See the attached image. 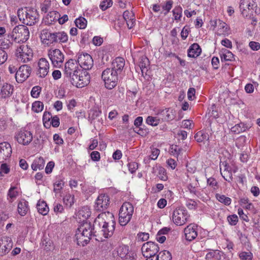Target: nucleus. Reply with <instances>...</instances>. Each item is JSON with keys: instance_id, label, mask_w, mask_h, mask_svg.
<instances>
[{"instance_id": "19", "label": "nucleus", "mask_w": 260, "mask_h": 260, "mask_svg": "<svg viewBox=\"0 0 260 260\" xmlns=\"http://www.w3.org/2000/svg\"><path fill=\"white\" fill-rule=\"evenodd\" d=\"M24 48V46H20L16 50V55L19 61L26 62L32 59V53L31 50H28V52H25L23 51Z\"/></svg>"}, {"instance_id": "59", "label": "nucleus", "mask_w": 260, "mask_h": 260, "mask_svg": "<svg viewBox=\"0 0 260 260\" xmlns=\"http://www.w3.org/2000/svg\"><path fill=\"white\" fill-rule=\"evenodd\" d=\"M92 43L94 45L99 46L103 43V39L99 36H95L92 39Z\"/></svg>"}, {"instance_id": "1", "label": "nucleus", "mask_w": 260, "mask_h": 260, "mask_svg": "<svg viewBox=\"0 0 260 260\" xmlns=\"http://www.w3.org/2000/svg\"><path fill=\"white\" fill-rule=\"evenodd\" d=\"M115 224L114 216L110 212L101 213L94 221V226L101 229L102 234L106 238L113 235L115 230Z\"/></svg>"}, {"instance_id": "31", "label": "nucleus", "mask_w": 260, "mask_h": 260, "mask_svg": "<svg viewBox=\"0 0 260 260\" xmlns=\"http://www.w3.org/2000/svg\"><path fill=\"white\" fill-rule=\"evenodd\" d=\"M37 208L39 213L45 215L49 212V207L44 201L39 200L37 204Z\"/></svg>"}, {"instance_id": "48", "label": "nucleus", "mask_w": 260, "mask_h": 260, "mask_svg": "<svg viewBox=\"0 0 260 260\" xmlns=\"http://www.w3.org/2000/svg\"><path fill=\"white\" fill-rule=\"evenodd\" d=\"M146 123L152 126H156L159 123V119L152 116H148L146 119Z\"/></svg>"}, {"instance_id": "58", "label": "nucleus", "mask_w": 260, "mask_h": 260, "mask_svg": "<svg viewBox=\"0 0 260 260\" xmlns=\"http://www.w3.org/2000/svg\"><path fill=\"white\" fill-rule=\"evenodd\" d=\"M159 152L160 151L158 149L156 148H153L151 150V155L149 156L150 158L152 160H155L157 158Z\"/></svg>"}, {"instance_id": "10", "label": "nucleus", "mask_w": 260, "mask_h": 260, "mask_svg": "<svg viewBox=\"0 0 260 260\" xmlns=\"http://www.w3.org/2000/svg\"><path fill=\"white\" fill-rule=\"evenodd\" d=\"M142 252L145 257H155L159 251L158 245L152 242H147L142 247Z\"/></svg>"}, {"instance_id": "60", "label": "nucleus", "mask_w": 260, "mask_h": 260, "mask_svg": "<svg viewBox=\"0 0 260 260\" xmlns=\"http://www.w3.org/2000/svg\"><path fill=\"white\" fill-rule=\"evenodd\" d=\"M51 123L52 125L54 127H57L60 124L59 122V118L56 115L54 116H51Z\"/></svg>"}, {"instance_id": "44", "label": "nucleus", "mask_w": 260, "mask_h": 260, "mask_svg": "<svg viewBox=\"0 0 260 260\" xmlns=\"http://www.w3.org/2000/svg\"><path fill=\"white\" fill-rule=\"evenodd\" d=\"M216 197L219 202L223 203L225 205H229L231 203V199L224 195L217 194Z\"/></svg>"}, {"instance_id": "36", "label": "nucleus", "mask_w": 260, "mask_h": 260, "mask_svg": "<svg viewBox=\"0 0 260 260\" xmlns=\"http://www.w3.org/2000/svg\"><path fill=\"white\" fill-rule=\"evenodd\" d=\"M55 37L56 38V43H66L68 40V36L64 31L55 32Z\"/></svg>"}, {"instance_id": "11", "label": "nucleus", "mask_w": 260, "mask_h": 260, "mask_svg": "<svg viewBox=\"0 0 260 260\" xmlns=\"http://www.w3.org/2000/svg\"><path fill=\"white\" fill-rule=\"evenodd\" d=\"M31 68L27 64L21 66L15 74V78L18 83L25 81L30 76Z\"/></svg>"}, {"instance_id": "21", "label": "nucleus", "mask_w": 260, "mask_h": 260, "mask_svg": "<svg viewBox=\"0 0 260 260\" xmlns=\"http://www.w3.org/2000/svg\"><path fill=\"white\" fill-rule=\"evenodd\" d=\"M91 215V210L88 206H83L78 211L76 218L79 222H87L86 220Z\"/></svg>"}, {"instance_id": "28", "label": "nucleus", "mask_w": 260, "mask_h": 260, "mask_svg": "<svg viewBox=\"0 0 260 260\" xmlns=\"http://www.w3.org/2000/svg\"><path fill=\"white\" fill-rule=\"evenodd\" d=\"M90 75L86 71L80 73V78H79V82L78 88H82L89 84L90 82Z\"/></svg>"}, {"instance_id": "25", "label": "nucleus", "mask_w": 260, "mask_h": 260, "mask_svg": "<svg viewBox=\"0 0 260 260\" xmlns=\"http://www.w3.org/2000/svg\"><path fill=\"white\" fill-rule=\"evenodd\" d=\"M0 91V96L2 99L10 97L13 93L14 87L10 84L5 83L2 84Z\"/></svg>"}, {"instance_id": "32", "label": "nucleus", "mask_w": 260, "mask_h": 260, "mask_svg": "<svg viewBox=\"0 0 260 260\" xmlns=\"http://www.w3.org/2000/svg\"><path fill=\"white\" fill-rule=\"evenodd\" d=\"M44 159L43 157H40L34 160L31 167L34 171H36L37 169L42 170L44 168Z\"/></svg>"}, {"instance_id": "45", "label": "nucleus", "mask_w": 260, "mask_h": 260, "mask_svg": "<svg viewBox=\"0 0 260 260\" xmlns=\"http://www.w3.org/2000/svg\"><path fill=\"white\" fill-rule=\"evenodd\" d=\"M239 256L241 260H252L253 257V254L250 251H241L239 253Z\"/></svg>"}, {"instance_id": "4", "label": "nucleus", "mask_w": 260, "mask_h": 260, "mask_svg": "<svg viewBox=\"0 0 260 260\" xmlns=\"http://www.w3.org/2000/svg\"><path fill=\"white\" fill-rule=\"evenodd\" d=\"M29 37L28 28L24 25L15 26L11 33L7 35V38L17 43H24Z\"/></svg>"}, {"instance_id": "35", "label": "nucleus", "mask_w": 260, "mask_h": 260, "mask_svg": "<svg viewBox=\"0 0 260 260\" xmlns=\"http://www.w3.org/2000/svg\"><path fill=\"white\" fill-rule=\"evenodd\" d=\"M194 139L198 142H202L209 139V135L203 131L198 132L194 136Z\"/></svg>"}, {"instance_id": "7", "label": "nucleus", "mask_w": 260, "mask_h": 260, "mask_svg": "<svg viewBox=\"0 0 260 260\" xmlns=\"http://www.w3.org/2000/svg\"><path fill=\"white\" fill-rule=\"evenodd\" d=\"M257 7L255 0H241L240 3V10L241 14L244 17L250 18L253 15L254 10Z\"/></svg>"}, {"instance_id": "46", "label": "nucleus", "mask_w": 260, "mask_h": 260, "mask_svg": "<svg viewBox=\"0 0 260 260\" xmlns=\"http://www.w3.org/2000/svg\"><path fill=\"white\" fill-rule=\"evenodd\" d=\"M101 113V112L99 110H91L89 113V120L91 122H92V121L95 119H96Z\"/></svg>"}, {"instance_id": "55", "label": "nucleus", "mask_w": 260, "mask_h": 260, "mask_svg": "<svg viewBox=\"0 0 260 260\" xmlns=\"http://www.w3.org/2000/svg\"><path fill=\"white\" fill-rule=\"evenodd\" d=\"M127 166L129 172L132 174L138 169V164L136 162H129Z\"/></svg>"}, {"instance_id": "34", "label": "nucleus", "mask_w": 260, "mask_h": 260, "mask_svg": "<svg viewBox=\"0 0 260 260\" xmlns=\"http://www.w3.org/2000/svg\"><path fill=\"white\" fill-rule=\"evenodd\" d=\"M221 60L232 61L234 59L233 54L229 50L226 49H222L220 53Z\"/></svg>"}, {"instance_id": "17", "label": "nucleus", "mask_w": 260, "mask_h": 260, "mask_svg": "<svg viewBox=\"0 0 260 260\" xmlns=\"http://www.w3.org/2000/svg\"><path fill=\"white\" fill-rule=\"evenodd\" d=\"M12 154L11 145L6 142L0 143V162H3L9 158Z\"/></svg>"}, {"instance_id": "50", "label": "nucleus", "mask_w": 260, "mask_h": 260, "mask_svg": "<svg viewBox=\"0 0 260 260\" xmlns=\"http://www.w3.org/2000/svg\"><path fill=\"white\" fill-rule=\"evenodd\" d=\"M53 210L56 214H58L62 213L64 209L61 204L58 203H54L53 204Z\"/></svg>"}, {"instance_id": "16", "label": "nucleus", "mask_w": 260, "mask_h": 260, "mask_svg": "<svg viewBox=\"0 0 260 260\" xmlns=\"http://www.w3.org/2000/svg\"><path fill=\"white\" fill-rule=\"evenodd\" d=\"M13 243L12 239L7 236L0 238V255H5L12 249Z\"/></svg>"}, {"instance_id": "52", "label": "nucleus", "mask_w": 260, "mask_h": 260, "mask_svg": "<svg viewBox=\"0 0 260 260\" xmlns=\"http://www.w3.org/2000/svg\"><path fill=\"white\" fill-rule=\"evenodd\" d=\"M112 4V0H104L101 3L100 7L102 10H106L107 9L110 7Z\"/></svg>"}, {"instance_id": "6", "label": "nucleus", "mask_w": 260, "mask_h": 260, "mask_svg": "<svg viewBox=\"0 0 260 260\" xmlns=\"http://www.w3.org/2000/svg\"><path fill=\"white\" fill-rule=\"evenodd\" d=\"M118 74L110 68L105 70L102 74V78L105 82V87L109 89L113 88L117 84Z\"/></svg>"}, {"instance_id": "29", "label": "nucleus", "mask_w": 260, "mask_h": 260, "mask_svg": "<svg viewBox=\"0 0 260 260\" xmlns=\"http://www.w3.org/2000/svg\"><path fill=\"white\" fill-rule=\"evenodd\" d=\"M29 210L28 203L24 200H21L19 202L17 206V211L19 214L23 216L26 214Z\"/></svg>"}, {"instance_id": "14", "label": "nucleus", "mask_w": 260, "mask_h": 260, "mask_svg": "<svg viewBox=\"0 0 260 260\" xmlns=\"http://www.w3.org/2000/svg\"><path fill=\"white\" fill-rule=\"evenodd\" d=\"M117 253L123 260H136V255L129 251L128 246L127 245L119 246L117 249Z\"/></svg>"}, {"instance_id": "30", "label": "nucleus", "mask_w": 260, "mask_h": 260, "mask_svg": "<svg viewBox=\"0 0 260 260\" xmlns=\"http://www.w3.org/2000/svg\"><path fill=\"white\" fill-rule=\"evenodd\" d=\"M149 66V61L148 58L145 56H142L139 58V66L141 71L142 75L144 76V74L146 75L147 71V67Z\"/></svg>"}, {"instance_id": "47", "label": "nucleus", "mask_w": 260, "mask_h": 260, "mask_svg": "<svg viewBox=\"0 0 260 260\" xmlns=\"http://www.w3.org/2000/svg\"><path fill=\"white\" fill-rule=\"evenodd\" d=\"M42 88L39 86H35L32 87L30 94L34 98H38L41 91Z\"/></svg>"}, {"instance_id": "5", "label": "nucleus", "mask_w": 260, "mask_h": 260, "mask_svg": "<svg viewBox=\"0 0 260 260\" xmlns=\"http://www.w3.org/2000/svg\"><path fill=\"white\" fill-rule=\"evenodd\" d=\"M134 212L133 205L129 202L124 203L119 212V222L122 226L126 225L131 220Z\"/></svg>"}, {"instance_id": "9", "label": "nucleus", "mask_w": 260, "mask_h": 260, "mask_svg": "<svg viewBox=\"0 0 260 260\" xmlns=\"http://www.w3.org/2000/svg\"><path fill=\"white\" fill-rule=\"evenodd\" d=\"M110 198L104 193L99 194L94 205V209L96 211H103L106 210L110 205Z\"/></svg>"}, {"instance_id": "53", "label": "nucleus", "mask_w": 260, "mask_h": 260, "mask_svg": "<svg viewBox=\"0 0 260 260\" xmlns=\"http://www.w3.org/2000/svg\"><path fill=\"white\" fill-rule=\"evenodd\" d=\"M58 14L56 13L55 11L50 12L47 16V19L48 20V22L50 21V23H51L52 22L56 21L57 19V16L56 15H58Z\"/></svg>"}, {"instance_id": "49", "label": "nucleus", "mask_w": 260, "mask_h": 260, "mask_svg": "<svg viewBox=\"0 0 260 260\" xmlns=\"http://www.w3.org/2000/svg\"><path fill=\"white\" fill-rule=\"evenodd\" d=\"M54 190L55 192L59 191L63 186L64 183L62 180H55L54 182Z\"/></svg>"}, {"instance_id": "18", "label": "nucleus", "mask_w": 260, "mask_h": 260, "mask_svg": "<svg viewBox=\"0 0 260 260\" xmlns=\"http://www.w3.org/2000/svg\"><path fill=\"white\" fill-rule=\"evenodd\" d=\"M184 233L185 239L191 241L198 236V226L194 224H190L184 229Z\"/></svg>"}, {"instance_id": "54", "label": "nucleus", "mask_w": 260, "mask_h": 260, "mask_svg": "<svg viewBox=\"0 0 260 260\" xmlns=\"http://www.w3.org/2000/svg\"><path fill=\"white\" fill-rule=\"evenodd\" d=\"M228 220L229 223L232 225H235L238 221L237 215L233 214L228 217Z\"/></svg>"}, {"instance_id": "23", "label": "nucleus", "mask_w": 260, "mask_h": 260, "mask_svg": "<svg viewBox=\"0 0 260 260\" xmlns=\"http://www.w3.org/2000/svg\"><path fill=\"white\" fill-rule=\"evenodd\" d=\"M77 70L76 63L73 59L68 60L65 64L64 74L65 77L71 78L73 73L78 72Z\"/></svg>"}, {"instance_id": "26", "label": "nucleus", "mask_w": 260, "mask_h": 260, "mask_svg": "<svg viewBox=\"0 0 260 260\" xmlns=\"http://www.w3.org/2000/svg\"><path fill=\"white\" fill-rule=\"evenodd\" d=\"M202 50L197 43L192 44L188 49V56L189 57L196 58L200 55Z\"/></svg>"}, {"instance_id": "12", "label": "nucleus", "mask_w": 260, "mask_h": 260, "mask_svg": "<svg viewBox=\"0 0 260 260\" xmlns=\"http://www.w3.org/2000/svg\"><path fill=\"white\" fill-rule=\"evenodd\" d=\"M48 56L54 67L56 68L61 67L64 60V55L60 50L56 49L49 50Z\"/></svg>"}, {"instance_id": "56", "label": "nucleus", "mask_w": 260, "mask_h": 260, "mask_svg": "<svg viewBox=\"0 0 260 260\" xmlns=\"http://www.w3.org/2000/svg\"><path fill=\"white\" fill-rule=\"evenodd\" d=\"M50 32L46 29H43L41 31L40 38L43 40V42L46 43V39L49 36Z\"/></svg>"}, {"instance_id": "63", "label": "nucleus", "mask_w": 260, "mask_h": 260, "mask_svg": "<svg viewBox=\"0 0 260 260\" xmlns=\"http://www.w3.org/2000/svg\"><path fill=\"white\" fill-rule=\"evenodd\" d=\"M56 43V38L55 37V32L50 33L49 36L46 39L47 44Z\"/></svg>"}, {"instance_id": "43", "label": "nucleus", "mask_w": 260, "mask_h": 260, "mask_svg": "<svg viewBox=\"0 0 260 260\" xmlns=\"http://www.w3.org/2000/svg\"><path fill=\"white\" fill-rule=\"evenodd\" d=\"M44 108V104L40 101H36L32 105V110L35 112H41Z\"/></svg>"}, {"instance_id": "39", "label": "nucleus", "mask_w": 260, "mask_h": 260, "mask_svg": "<svg viewBox=\"0 0 260 260\" xmlns=\"http://www.w3.org/2000/svg\"><path fill=\"white\" fill-rule=\"evenodd\" d=\"M64 204L69 207H71L75 202L74 196L72 194H66L63 198Z\"/></svg>"}, {"instance_id": "37", "label": "nucleus", "mask_w": 260, "mask_h": 260, "mask_svg": "<svg viewBox=\"0 0 260 260\" xmlns=\"http://www.w3.org/2000/svg\"><path fill=\"white\" fill-rule=\"evenodd\" d=\"M79 72H80V71L79 70L78 72L73 73L71 78H67L68 80L70 81L73 85L75 86L78 88L79 84L78 82H79V78H80V73H79Z\"/></svg>"}, {"instance_id": "8", "label": "nucleus", "mask_w": 260, "mask_h": 260, "mask_svg": "<svg viewBox=\"0 0 260 260\" xmlns=\"http://www.w3.org/2000/svg\"><path fill=\"white\" fill-rule=\"evenodd\" d=\"M173 222L178 226L183 225L187 222L190 217L187 211L183 208H176L172 214Z\"/></svg>"}, {"instance_id": "22", "label": "nucleus", "mask_w": 260, "mask_h": 260, "mask_svg": "<svg viewBox=\"0 0 260 260\" xmlns=\"http://www.w3.org/2000/svg\"><path fill=\"white\" fill-rule=\"evenodd\" d=\"M158 115L162 121H169L175 118V111L170 108H166L159 110Z\"/></svg>"}, {"instance_id": "2", "label": "nucleus", "mask_w": 260, "mask_h": 260, "mask_svg": "<svg viewBox=\"0 0 260 260\" xmlns=\"http://www.w3.org/2000/svg\"><path fill=\"white\" fill-rule=\"evenodd\" d=\"M94 229H97L88 222H82L78 228L76 233V239L78 245L84 246L91 238Z\"/></svg>"}, {"instance_id": "33", "label": "nucleus", "mask_w": 260, "mask_h": 260, "mask_svg": "<svg viewBox=\"0 0 260 260\" xmlns=\"http://www.w3.org/2000/svg\"><path fill=\"white\" fill-rule=\"evenodd\" d=\"M250 126L243 122H241L239 124L235 125L234 126L232 127V131L237 133L239 134L242 132H244L248 129Z\"/></svg>"}, {"instance_id": "51", "label": "nucleus", "mask_w": 260, "mask_h": 260, "mask_svg": "<svg viewBox=\"0 0 260 260\" xmlns=\"http://www.w3.org/2000/svg\"><path fill=\"white\" fill-rule=\"evenodd\" d=\"M8 58L7 53L2 48H0V65L4 63Z\"/></svg>"}, {"instance_id": "13", "label": "nucleus", "mask_w": 260, "mask_h": 260, "mask_svg": "<svg viewBox=\"0 0 260 260\" xmlns=\"http://www.w3.org/2000/svg\"><path fill=\"white\" fill-rule=\"evenodd\" d=\"M77 61L80 66L85 71L91 69L93 65L92 57L86 53L79 54Z\"/></svg>"}, {"instance_id": "38", "label": "nucleus", "mask_w": 260, "mask_h": 260, "mask_svg": "<svg viewBox=\"0 0 260 260\" xmlns=\"http://www.w3.org/2000/svg\"><path fill=\"white\" fill-rule=\"evenodd\" d=\"M158 260H171L172 255L171 253L167 250L160 251L158 255L156 256Z\"/></svg>"}, {"instance_id": "27", "label": "nucleus", "mask_w": 260, "mask_h": 260, "mask_svg": "<svg viewBox=\"0 0 260 260\" xmlns=\"http://www.w3.org/2000/svg\"><path fill=\"white\" fill-rule=\"evenodd\" d=\"M17 186H11L9 189L7 194V200L9 203H13L18 196L20 190Z\"/></svg>"}, {"instance_id": "57", "label": "nucleus", "mask_w": 260, "mask_h": 260, "mask_svg": "<svg viewBox=\"0 0 260 260\" xmlns=\"http://www.w3.org/2000/svg\"><path fill=\"white\" fill-rule=\"evenodd\" d=\"M173 2L172 0L168 1L166 2V4L162 6V9L166 10V12L164 13L165 15L168 14L172 8Z\"/></svg>"}, {"instance_id": "64", "label": "nucleus", "mask_w": 260, "mask_h": 260, "mask_svg": "<svg viewBox=\"0 0 260 260\" xmlns=\"http://www.w3.org/2000/svg\"><path fill=\"white\" fill-rule=\"evenodd\" d=\"M159 179H164L166 176V170L162 167H159L158 169V174L157 175Z\"/></svg>"}, {"instance_id": "3", "label": "nucleus", "mask_w": 260, "mask_h": 260, "mask_svg": "<svg viewBox=\"0 0 260 260\" xmlns=\"http://www.w3.org/2000/svg\"><path fill=\"white\" fill-rule=\"evenodd\" d=\"M17 15L20 21L26 25H35L39 19V15L37 10L31 8H19L17 11Z\"/></svg>"}, {"instance_id": "24", "label": "nucleus", "mask_w": 260, "mask_h": 260, "mask_svg": "<svg viewBox=\"0 0 260 260\" xmlns=\"http://www.w3.org/2000/svg\"><path fill=\"white\" fill-rule=\"evenodd\" d=\"M125 66V60L123 58L121 57H116L112 63L111 70H113L114 72L117 74H120Z\"/></svg>"}, {"instance_id": "61", "label": "nucleus", "mask_w": 260, "mask_h": 260, "mask_svg": "<svg viewBox=\"0 0 260 260\" xmlns=\"http://www.w3.org/2000/svg\"><path fill=\"white\" fill-rule=\"evenodd\" d=\"M249 46L254 51H257L260 49V44L258 42L251 41L249 43Z\"/></svg>"}, {"instance_id": "42", "label": "nucleus", "mask_w": 260, "mask_h": 260, "mask_svg": "<svg viewBox=\"0 0 260 260\" xmlns=\"http://www.w3.org/2000/svg\"><path fill=\"white\" fill-rule=\"evenodd\" d=\"M75 23L77 27L80 29H84L86 27L87 21L84 17H80L75 20Z\"/></svg>"}, {"instance_id": "40", "label": "nucleus", "mask_w": 260, "mask_h": 260, "mask_svg": "<svg viewBox=\"0 0 260 260\" xmlns=\"http://www.w3.org/2000/svg\"><path fill=\"white\" fill-rule=\"evenodd\" d=\"M174 19L178 21L180 20L182 17V8L180 6H176L172 11Z\"/></svg>"}, {"instance_id": "15", "label": "nucleus", "mask_w": 260, "mask_h": 260, "mask_svg": "<svg viewBox=\"0 0 260 260\" xmlns=\"http://www.w3.org/2000/svg\"><path fill=\"white\" fill-rule=\"evenodd\" d=\"M15 139L19 144L27 145L32 141V135L29 131L21 130L16 135Z\"/></svg>"}, {"instance_id": "20", "label": "nucleus", "mask_w": 260, "mask_h": 260, "mask_svg": "<svg viewBox=\"0 0 260 260\" xmlns=\"http://www.w3.org/2000/svg\"><path fill=\"white\" fill-rule=\"evenodd\" d=\"M39 70L37 75L40 78H44L48 74L49 64L48 61L45 58H41L38 63Z\"/></svg>"}, {"instance_id": "41", "label": "nucleus", "mask_w": 260, "mask_h": 260, "mask_svg": "<svg viewBox=\"0 0 260 260\" xmlns=\"http://www.w3.org/2000/svg\"><path fill=\"white\" fill-rule=\"evenodd\" d=\"M220 170L221 175H222L223 179H226V178H231L232 177L231 172H230V171L226 170V168L222 161H220Z\"/></svg>"}, {"instance_id": "62", "label": "nucleus", "mask_w": 260, "mask_h": 260, "mask_svg": "<svg viewBox=\"0 0 260 260\" xmlns=\"http://www.w3.org/2000/svg\"><path fill=\"white\" fill-rule=\"evenodd\" d=\"M10 171V168L6 164H3L1 166L0 177L3 176L2 173L8 174Z\"/></svg>"}]
</instances>
